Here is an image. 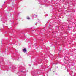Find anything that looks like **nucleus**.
Masks as SVG:
<instances>
[{
  "label": "nucleus",
  "mask_w": 76,
  "mask_h": 76,
  "mask_svg": "<svg viewBox=\"0 0 76 76\" xmlns=\"http://www.w3.org/2000/svg\"><path fill=\"white\" fill-rule=\"evenodd\" d=\"M23 51L24 53H26V48L23 49Z\"/></svg>",
  "instance_id": "1"
},
{
  "label": "nucleus",
  "mask_w": 76,
  "mask_h": 76,
  "mask_svg": "<svg viewBox=\"0 0 76 76\" xmlns=\"http://www.w3.org/2000/svg\"><path fill=\"white\" fill-rule=\"evenodd\" d=\"M27 19H30V18H29V17H27Z\"/></svg>",
  "instance_id": "2"
},
{
  "label": "nucleus",
  "mask_w": 76,
  "mask_h": 76,
  "mask_svg": "<svg viewBox=\"0 0 76 76\" xmlns=\"http://www.w3.org/2000/svg\"><path fill=\"white\" fill-rule=\"evenodd\" d=\"M50 26V25H49Z\"/></svg>",
  "instance_id": "3"
}]
</instances>
